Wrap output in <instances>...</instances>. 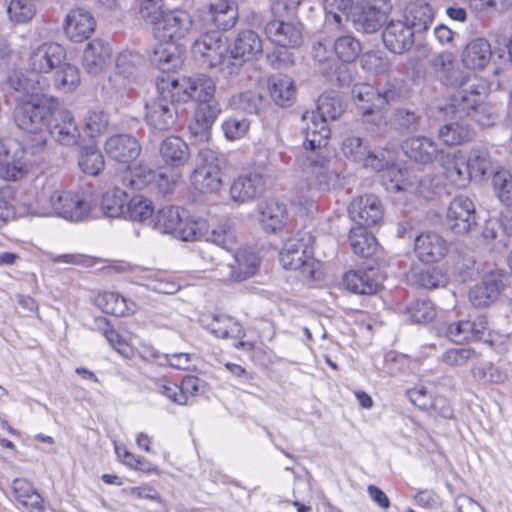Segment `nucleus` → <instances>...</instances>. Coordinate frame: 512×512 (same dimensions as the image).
Segmentation results:
<instances>
[{
	"label": "nucleus",
	"mask_w": 512,
	"mask_h": 512,
	"mask_svg": "<svg viewBox=\"0 0 512 512\" xmlns=\"http://www.w3.org/2000/svg\"><path fill=\"white\" fill-rule=\"evenodd\" d=\"M57 106L58 100L45 94L33 96L15 106L14 122L19 129L28 134L21 147L26 155L41 158L43 154H46V130Z\"/></svg>",
	"instance_id": "f257e3e1"
},
{
	"label": "nucleus",
	"mask_w": 512,
	"mask_h": 512,
	"mask_svg": "<svg viewBox=\"0 0 512 512\" xmlns=\"http://www.w3.org/2000/svg\"><path fill=\"white\" fill-rule=\"evenodd\" d=\"M158 88L160 95L145 104V121L152 129L164 132L176 125L180 101L167 81L163 80Z\"/></svg>",
	"instance_id": "f03ea898"
},
{
	"label": "nucleus",
	"mask_w": 512,
	"mask_h": 512,
	"mask_svg": "<svg viewBox=\"0 0 512 512\" xmlns=\"http://www.w3.org/2000/svg\"><path fill=\"white\" fill-rule=\"evenodd\" d=\"M154 25L155 37L166 44H178L181 40L194 35L198 29L191 14L182 9H174L164 13L156 22H149Z\"/></svg>",
	"instance_id": "7ed1b4c3"
},
{
	"label": "nucleus",
	"mask_w": 512,
	"mask_h": 512,
	"mask_svg": "<svg viewBox=\"0 0 512 512\" xmlns=\"http://www.w3.org/2000/svg\"><path fill=\"white\" fill-rule=\"evenodd\" d=\"M225 165L223 155L212 149H201L198 164L191 175L194 188L202 193H213L222 186V168Z\"/></svg>",
	"instance_id": "20e7f679"
},
{
	"label": "nucleus",
	"mask_w": 512,
	"mask_h": 512,
	"mask_svg": "<svg viewBox=\"0 0 512 512\" xmlns=\"http://www.w3.org/2000/svg\"><path fill=\"white\" fill-rule=\"evenodd\" d=\"M352 96L355 100L373 102L376 108L386 106L400 101L404 98L403 81L397 78L379 82L377 88L370 84H356L352 89Z\"/></svg>",
	"instance_id": "39448f33"
},
{
	"label": "nucleus",
	"mask_w": 512,
	"mask_h": 512,
	"mask_svg": "<svg viewBox=\"0 0 512 512\" xmlns=\"http://www.w3.org/2000/svg\"><path fill=\"white\" fill-rule=\"evenodd\" d=\"M170 87L180 102L194 100L198 103L215 101V83L211 77L198 74L191 77H183L181 79H168Z\"/></svg>",
	"instance_id": "423d86ee"
},
{
	"label": "nucleus",
	"mask_w": 512,
	"mask_h": 512,
	"mask_svg": "<svg viewBox=\"0 0 512 512\" xmlns=\"http://www.w3.org/2000/svg\"><path fill=\"white\" fill-rule=\"evenodd\" d=\"M487 86L483 79L475 74L467 73L465 80L453 94L451 102L446 108L455 118L462 119L463 111L475 107L486 95Z\"/></svg>",
	"instance_id": "0eeeda50"
},
{
	"label": "nucleus",
	"mask_w": 512,
	"mask_h": 512,
	"mask_svg": "<svg viewBox=\"0 0 512 512\" xmlns=\"http://www.w3.org/2000/svg\"><path fill=\"white\" fill-rule=\"evenodd\" d=\"M50 204L55 215L72 222L83 221L90 213V204L79 191L56 190Z\"/></svg>",
	"instance_id": "6e6552de"
},
{
	"label": "nucleus",
	"mask_w": 512,
	"mask_h": 512,
	"mask_svg": "<svg viewBox=\"0 0 512 512\" xmlns=\"http://www.w3.org/2000/svg\"><path fill=\"white\" fill-rule=\"evenodd\" d=\"M262 53L263 42L255 31L251 29L239 31L227 59L230 65V74L236 73L244 62L257 59Z\"/></svg>",
	"instance_id": "1a4fd4ad"
},
{
	"label": "nucleus",
	"mask_w": 512,
	"mask_h": 512,
	"mask_svg": "<svg viewBox=\"0 0 512 512\" xmlns=\"http://www.w3.org/2000/svg\"><path fill=\"white\" fill-rule=\"evenodd\" d=\"M265 191V177L259 172H248L232 180L229 187V198L234 204L240 206L258 200Z\"/></svg>",
	"instance_id": "9d476101"
},
{
	"label": "nucleus",
	"mask_w": 512,
	"mask_h": 512,
	"mask_svg": "<svg viewBox=\"0 0 512 512\" xmlns=\"http://www.w3.org/2000/svg\"><path fill=\"white\" fill-rule=\"evenodd\" d=\"M508 274L502 269H494L484 274L482 281L469 291V300L475 307H486L495 302L505 288Z\"/></svg>",
	"instance_id": "9b49d317"
},
{
	"label": "nucleus",
	"mask_w": 512,
	"mask_h": 512,
	"mask_svg": "<svg viewBox=\"0 0 512 512\" xmlns=\"http://www.w3.org/2000/svg\"><path fill=\"white\" fill-rule=\"evenodd\" d=\"M448 228L456 235H465L476 225V210L473 201L467 196H457L447 210Z\"/></svg>",
	"instance_id": "f8f14e48"
},
{
	"label": "nucleus",
	"mask_w": 512,
	"mask_h": 512,
	"mask_svg": "<svg viewBox=\"0 0 512 512\" xmlns=\"http://www.w3.org/2000/svg\"><path fill=\"white\" fill-rule=\"evenodd\" d=\"M312 237L308 234L289 238L280 251V262L285 269L297 270L309 266L312 260Z\"/></svg>",
	"instance_id": "ddd939ff"
},
{
	"label": "nucleus",
	"mask_w": 512,
	"mask_h": 512,
	"mask_svg": "<svg viewBox=\"0 0 512 512\" xmlns=\"http://www.w3.org/2000/svg\"><path fill=\"white\" fill-rule=\"evenodd\" d=\"M348 215L357 226H377L383 219L382 203L373 194L359 196L348 206Z\"/></svg>",
	"instance_id": "4468645a"
},
{
	"label": "nucleus",
	"mask_w": 512,
	"mask_h": 512,
	"mask_svg": "<svg viewBox=\"0 0 512 512\" xmlns=\"http://www.w3.org/2000/svg\"><path fill=\"white\" fill-rule=\"evenodd\" d=\"M193 50L195 53L201 54L206 58L211 66H222V69H228L230 72L228 56L224 54L227 48L219 31L201 34L194 41Z\"/></svg>",
	"instance_id": "2eb2a0df"
},
{
	"label": "nucleus",
	"mask_w": 512,
	"mask_h": 512,
	"mask_svg": "<svg viewBox=\"0 0 512 512\" xmlns=\"http://www.w3.org/2000/svg\"><path fill=\"white\" fill-rule=\"evenodd\" d=\"M220 113L221 106L217 101L198 103L188 126L191 137L198 142H207L211 136V128Z\"/></svg>",
	"instance_id": "dca6fc26"
},
{
	"label": "nucleus",
	"mask_w": 512,
	"mask_h": 512,
	"mask_svg": "<svg viewBox=\"0 0 512 512\" xmlns=\"http://www.w3.org/2000/svg\"><path fill=\"white\" fill-rule=\"evenodd\" d=\"M66 58L63 46L46 42L33 49L28 58L29 69L36 73H48L61 65Z\"/></svg>",
	"instance_id": "f3484780"
},
{
	"label": "nucleus",
	"mask_w": 512,
	"mask_h": 512,
	"mask_svg": "<svg viewBox=\"0 0 512 512\" xmlns=\"http://www.w3.org/2000/svg\"><path fill=\"white\" fill-rule=\"evenodd\" d=\"M449 250L447 240L434 231L423 232L414 240V252L419 261L435 263L442 260Z\"/></svg>",
	"instance_id": "a211bd4d"
},
{
	"label": "nucleus",
	"mask_w": 512,
	"mask_h": 512,
	"mask_svg": "<svg viewBox=\"0 0 512 512\" xmlns=\"http://www.w3.org/2000/svg\"><path fill=\"white\" fill-rule=\"evenodd\" d=\"M416 35L402 20H391L382 32L384 46L392 53L402 55L414 46Z\"/></svg>",
	"instance_id": "6ab92c4d"
},
{
	"label": "nucleus",
	"mask_w": 512,
	"mask_h": 512,
	"mask_svg": "<svg viewBox=\"0 0 512 512\" xmlns=\"http://www.w3.org/2000/svg\"><path fill=\"white\" fill-rule=\"evenodd\" d=\"M106 155L119 163L128 164L141 153V145L136 137L130 134H115L104 144Z\"/></svg>",
	"instance_id": "aec40b11"
},
{
	"label": "nucleus",
	"mask_w": 512,
	"mask_h": 512,
	"mask_svg": "<svg viewBox=\"0 0 512 512\" xmlns=\"http://www.w3.org/2000/svg\"><path fill=\"white\" fill-rule=\"evenodd\" d=\"M285 17H275L265 26L267 38L284 48H297L302 44L301 29L294 23L285 22Z\"/></svg>",
	"instance_id": "412c9836"
},
{
	"label": "nucleus",
	"mask_w": 512,
	"mask_h": 512,
	"mask_svg": "<svg viewBox=\"0 0 512 512\" xmlns=\"http://www.w3.org/2000/svg\"><path fill=\"white\" fill-rule=\"evenodd\" d=\"M199 322L216 338L242 339L245 336L242 325L225 314H204L199 318Z\"/></svg>",
	"instance_id": "4be33fe9"
},
{
	"label": "nucleus",
	"mask_w": 512,
	"mask_h": 512,
	"mask_svg": "<svg viewBox=\"0 0 512 512\" xmlns=\"http://www.w3.org/2000/svg\"><path fill=\"white\" fill-rule=\"evenodd\" d=\"M95 27L93 15L81 8L71 10L64 20L65 35L75 43L88 39L95 31Z\"/></svg>",
	"instance_id": "5701e85b"
},
{
	"label": "nucleus",
	"mask_w": 512,
	"mask_h": 512,
	"mask_svg": "<svg viewBox=\"0 0 512 512\" xmlns=\"http://www.w3.org/2000/svg\"><path fill=\"white\" fill-rule=\"evenodd\" d=\"M125 180L127 185L137 190L155 186L160 192L165 194L172 187V182L164 173H157L155 170L142 164L131 168Z\"/></svg>",
	"instance_id": "b1692460"
},
{
	"label": "nucleus",
	"mask_w": 512,
	"mask_h": 512,
	"mask_svg": "<svg viewBox=\"0 0 512 512\" xmlns=\"http://www.w3.org/2000/svg\"><path fill=\"white\" fill-rule=\"evenodd\" d=\"M302 121L306 122V126L303 127L305 148L314 151L325 147L331 134L328 121L315 112L303 114Z\"/></svg>",
	"instance_id": "393cba45"
},
{
	"label": "nucleus",
	"mask_w": 512,
	"mask_h": 512,
	"mask_svg": "<svg viewBox=\"0 0 512 512\" xmlns=\"http://www.w3.org/2000/svg\"><path fill=\"white\" fill-rule=\"evenodd\" d=\"M111 45L103 39L89 42L83 52V67L87 73L98 75L109 65L112 57Z\"/></svg>",
	"instance_id": "a878e982"
},
{
	"label": "nucleus",
	"mask_w": 512,
	"mask_h": 512,
	"mask_svg": "<svg viewBox=\"0 0 512 512\" xmlns=\"http://www.w3.org/2000/svg\"><path fill=\"white\" fill-rule=\"evenodd\" d=\"M402 149L410 160L424 165L432 163L441 152L437 143L425 136L406 139L402 144Z\"/></svg>",
	"instance_id": "bb28decb"
},
{
	"label": "nucleus",
	"mask_w": 512,
	"mask_h": 512,
	"mask_svg": "<svg viewBox=\"0 0 512 512\" xmlns=\"http://www.w3.org/2000/svg\"><path fill=\"white\" fill-rule=\"evenodd\" d=\"M51 137L62 146H75L80 143L81 133L70 111L64 110L59 114V118L49 128Z\"/></svg>",
	"instance_id": "cd10ccee"
},
{
	"label": "nucleus",
	"mask_w": 512,
	"mask_h": 512,
	"mask_svg": "<svg viewBox=\"0 0 512 512\" xmlns=\"http://www.w3.org/2000/svg\"><path fill=\"white\" fill-rule=\"evenodd\" d=\"M385 20V12L369 5L365 0L364 4L360 5L347 21H351L358 32L372 34L383 26Z\"/></svg>",
	"instance_id": "c85d7f7f"
},
{
	"label": "nucleus",
	"mask_w": 512,
	"mask_h": 512,
	"mask_svg": "<svg viewBox=\"0 0 512 512\" xmlns=\"http://www.w3.org/2000/svg\"><path fill=\"white\" fill-rule=\"evenodd\" d=\"M229 279L241 282L254 276L260 267V257L248 248H241L233 256V263L228 265Z\"/></svg>",
	"instance_id": "c756f323"
},
{
	"label": "nucleus",
	"mask_w": 512,
	"mask_h": 512,
	"mask_svg": "<svg viewBox=\"0 0 512 512\" xmlns=\"http://www.w3.org/2000/svg\"><path fill=\"white\" fill-rule=\"evenodd\" d=\"M492 57L490 43L484 38L471 40L463 49L461 61L471 70H481L486 67Z\"/></svg>",
	"instance_id": "7c9ffc66"
},
{
	"label": "nucleus",
	"mask_w": 512,
	"mask_h": 512,
	"mask_svg": "<svg viewBox=\"0 0 512 512\" xmlns=\"http://www.w3.org/2000/svg\"><path fill=\"white\" fill-rule=\"evenodd\" d=\"M433 19L432 7L424 1H415L406 7L402 21L417 35L427 31Z\"/></svg>",
	"instance_id": "2f4dec72"
},
{
	"label": "nucleus",
	"mask_w": 512,
	"mask_h": 512,
	"mask_svg": "<svg viewBox=\"0 0 512 512\" xmlns=\"http://www.w3.org/2000/svg\"><path fill=\"white\" fill-rule=\"evenodd\" d=\"M288 211L285 204L276 200H268L260 208L259 222L263 230L267 233H276L286 224Z\"/></svg>",
	"instance_id": "473e14b6"
},
{
	"label": "nucleus",
	"mask_w": 512,
	"mask_h": 512,
	"mask_svg": "<svg viewBox=\"0 0 512 512\" xmlns=\"http://www.w3.org/2000/svg\"><path fill=\"white\" fill-rule=\"evenodd\" d=\"M467 163L473 172L474 179L482 180L493 176L501 166L494 160L490 151L485 147H474L467 158Z\"/></svg>",
	"instance_id": "72a5a7b5"
},
{
	"label": "nucleus",
	"mask_w": 512,
	"mask_h": 512,
	"mask_svg": "<svg viewBox=\"0 0 512 512\" xmlns=\"http://www.w3.org/2000/svg\"><path fill=\"white\" fill-rule=\"evenodd\" d=\"M160 156L166 165L180 167L189 160L190 149L182 138L169 136L161 143Z\"/></svg>",
	"instance_id": "f704fd0d"
},
{
	"label": "nucleus",
	"mask_w": 512,
	"mask_h": 512,
	"mask_svg": "<svg viewBox=\"0 0 512 512\" xmlns=\"http://www.w3.org/2000/svg\"><path fill=\"white\" fill-rule=\"evenodd\" d=\"M206 15L218 30L227 31L236 25L238 6L234 2L218 1L208 6Z\"/></svg>",
	"instance_id": "c9c22d12"
},
{
	"label": "nucleus",
	"mask_w": 512,
	"mask_h": 512,
	"mask_svg": "<svg viewBox=\"0 0 512 512\" xmlns=\"http://www.w3.org/2000/svg\"><path fill=\"white\" fill-rule=\"evenodd\" d=\"M343 282L349 291L361 295H372L380 287L379 282L373 276V270L348 271L344 275Z\"/></svg>",
	"instance_id": "e433bc0d"
},
{
	"label": "nucleus",
	"mask_w": 512,
	"mask_h": 512,
	"mask_svg": "<svg viewBox=\"0 0 512 512\" xmlns=\"http://www.w3.org/2000/svg\"><path fill=\"white\" fill-rule=\"evenodd\" d=\"M22 157L11 161L0 162V177L6 181H17L26 176L31 166L44 161L45 154L40 157L26 155L22 151Z\"/></svg>",
	"instance_id": "4c0bfd02"
},
{
	"label": "nucleus",
	"mask_w": 512,
	"mask_h": 512,
	"mask_svg": "<svg viewBox=\"0 0 512 512\" xmlns=\"http://www.w3.org/2000/svg\"><path fill=\"white\" fill-rule=\"evenodd\" d=\"M365 0H324V9L326 14V22L334 24L337 27L343 25L356 11V9L364 4Z\"/></svg>",
	"instance_id": "58836bf2"
},
{
	"label": "nucleus",
	"mask_w": 512,
	"mask_h": 512,
	"mask_svg": "<svg viewBox=\"0 0 512 512\" xmlns=\"http://www.w3.org/2000/svg\"><path fill=\"white\" fill-rule=\"evenodd\" d=\"M95 304L102 312L116 317H123L135 310V304L116 292H104L95 299Z\"/></svg>",
	"instance_id": "ea45409f"
},
{
	"label": "nucleus",
	"mask_w": 512,
	"mask_h": 512,
	"mask_svg": "<svg viewBox=\"0 0 512 512\" xmlns=\"http://www.w3.org/2000/svg\"><path fill=\"white\" fill-rule=\"evenodd\" d=\"M369 226H355L350 229L349 243L355 254L362 258H369L377 249V241L371 232H368Z\"/></svg>",
	"instance_id": "a19ab883"
},
{
	"label": "nucleus",
	"mask_w": 512,
	"mask_h": 512,
	"mask_svg": "<svg viewBox=\"0 0 512 512\" xmlns=\"http://www.w3.org/2000/svg\"><path fill=\"white\" fill-rule=\"evenodd\" d=\"M410 279L415 286L426 290L444 287L448 283L447 274L438 266L416 269Z\"/></svg>",
	"instance_id": "79ce46f5"
},
{
	"label": "nucleus",
	"mask_w": 512,
	"mask_h": 512,
	"mask_svg": "<svg viewBox=\"0 0 512 512\" xmlns=\"http://www.w3.org/2000/svg\"><path fill=\"white\" fill-rule=\"evenodd\" d=\"M12 490L18 502L30 512H43V498L30 482L25 479H15Z\"/></svg>",
	"instance_id": "37998d69"
},
{
	"label": "nucleus",
	"mask_w": 512,
	"mask_h": 512,
	"mask_svg": "<svg viewBox=\"0 0 512 512\" xmlns=\"http://www.w3.org/2000/svg\"><path fill=\"white\" fill-rule=\"evenodd\" d=\"M269 92L272 99L280 107H289L295 100V85L286 75L274 76L269 81Z\"/></svg>",
	"instance_id": "c03bdc74"
},
{
	"label": "nucleus",
	"mask_w": 512,
	"mask_h": 512,
	"mask_svg": "<svg viewBox=\"0 0 512 512\" xmlns=\"http://www.w3.org/2000/svg\"><path fill=\"white\" fill-rule=\"evenodd\" d=\"M314 181L311 185L316 186L319 191H328L334 187L338 180V175L329 170L327 165L328 160L325 157L317 156L316 158H309Z\"/></svg>",
	"instance_id": "a18cd8bd"
},
{
	"label": "nucleus",
	"mask_w": 512,
	"mask_h": 512,
	"mask_svg": "<svg viewBox=\"0 0 512 512\" xmlns=\"http://www.w3.org/2000/svg\"><path fill=\"white\" fill-rule=\"evenodd\" d=\"M362 116V123L370 133H380L386 126L385 108H376L373 102L355 100Z\"/></svg>",
	"instance_id": "49530a36"
},
{
	"label": "nucleus",
	"mask_w": 512,
	"mask_h": 512,
	"mask_svg": "<svg viewBox=\"0 0 512 512\" xmlns=\"http://www.w3.org/2000/svg\"><path fill=\"white\" fill-rule=\"evenodd\" d=\"M230 106L247 114L259 115L266 106V99L261 93L248 90L233 95Z\"/></svg>",
	"instance_id": "de8ad7c7"
},
{
	"label": "nucleus",
	"mask_w": 512,
	"mask_h": 512,
	"mask_svg": "<svg viewBox=\"0 0 512 512\" xmlns=\"http://www.w3.org/2000/svg\"><path fill=\"white\" fill-rule=\"evenodd\" d=\"M153 213L154 207L151 200L142 195L128 196L122 218L131 221L145 222L152 217Z\"/></svg>",
	"instance_id": "09e8293b"
},
{
	"label": "nucleus",
	"mask_w": 512,
	"mask_h": 512,
	"mask_svg": "<svg viewBox=\"0 0 512 512\" xmlns=\"http://www.w3.org/2000/svg\"><path fill=\"white\" fill-rule=\"evenodd\" d=\"M128 194L120 188H114L104 193L101 200V211L108 218L123 217Z\"/></svg>",
	"instance_id": "8fccbe9b"
},
{
	"label": "nucleus",
	"mask_w": 512,
	"mask_h": 512,
	"mask_svg": "<svg viewBox=\"0 0 512 512\" xmlns=\"http://www.w3.org/2000/svg\"><path fill=\"white\" fill-rule=\"evenodd\" d=\"M142 63L143 57L139 53L123 51L116 57L115 75L128 81H135Z\"/></svg>",
	"instance_id": "3c124183"
},
{
	"label": "nucleus",
	"mask_w": 512,
	"mask_h": 512,
	"mask_svg": "<svg viewBox=\"0 0 512 512\" xmlns=\"http://www.w3.org/2000/svg\"><path fill=\"white\" fill-rule=\"evenodd\" d=\"M150 62L161 71H170L180 63V56L176 46H166L163 42L157 45L149 57Z\"/></svg>",
	"instance_id": "603ef678"
},
{
	"label": "nucleus",
	"mask_w": 512,
	"mask_h": 512,
	"mask_svg": "<svg viewBox=\"0 0 512 512\" xmlns=\"http://www.w3.org/2000/svg\"><path fill=\"white\" fill-rule=\"evenodd\" d=\"M344 111L345 106L336 92H325L319 96L317 101V112L315 113L325 120H337Z\"/></svg>",
	"instance_id": "864d4df0"
},
{
	"label": "nucleus",
	"mask_w": 512,
	"mask_h": 512,
	"mask_svg": "<svg viewBox=\"0 0 512 512\" xmlns=\"http://www.w3.org/2000/svg\"><path fill=\"white\" fill-rule=\"evenodd\" d=\"M80 169L87 175L97 176L105 166L101 151L94 145L84 146L78 159Z\"/></svg>",
	"instance_id": "5fc2aeb1"
},
{
	"label": "nucleus",
	"mask_w": 512,
	"mask_h": 512,
	"mask_svg": "<svg viewBox=\"0 0 512 512\" xmlns=\"http://www.w3.org/2000/svg\"><path fill=\"white\" fill-rule=\"evenodd\" d=\"M333 47L337 58L345 63L354 62L362 51L360 41L352 34L337 37Z\"/></svg>",
	"instance_id": "6e6d98bb"
},
{
	"label": "nucleus",
	"mask_w": 512,
	"mask_h": 512,
	"mask_svg": "<svg viewBox=\"0 0 512 512\" xmlns=\"http://www.w3.org/2000/svg\"><path fill=\"white\" fill-rule=\"evenodd\" d=\"M36 0H10L6 7L8 19L15 24L30 22L37 13Z\"/></svg>",
	"instance_id": "4d7b16f0"
},
{
	"label": "nucleus",
	"mask_w": 512,
	"mask_h": 512,
	"mask_svg": "<svg viewBox=\"0 0 512 512\" xmlns=\"http://www.w3.org/2000/svg\"><path fill=\"white\" fill-rule=\"evenodd\" d=\"M439 139L448 146L460 145L471 138V130L468 124L462 122H450L439 129Z\"/></svg>",
	"instance_id": "13d9d810"
},
{
	"label": "nucleus",
	"mask_w": 512,
	"mask_h": 512,
	"mask_svg": "<svg viewBox=\"0 0 512 512\" xmlns=\"http://www.w3.org/2000/svg\"><path fill=\"white\" fill-rule=\"evenodd\" d=\"M56 69L54 74L56 89L67 93L77 88L80 83V73L76 66L63 61Z\"/></svg>",
	"instance_id": "bf43d9fd"
},
{
	"label": "nucleus",
	"mask_w": 512,
	"mask_h": 512,
	"mask_svg": "<svg viewBox=\"0 0 512 512\" xmlns=\"http://www.w3.org/2000/svg\"><path fill=\"white\" fill-rule=\"evenodd\" d=\"M467 160L464 159H453L448 161L445 174L447 179L452 185L457 188H464L468 183L474 179Z\"/></svg>",
	"instance_id": "052dcab7"
},
{
	"label": "nucleus",
	"mask_w": 512,
	"mask_h": 512,
	"mask_svg": "<svg viewBox=\"0 0 512 512\" xmlns=\"http://www.w3.org/2000/svg\"><path fill=\"white\" fill-rule=\"evenodd\" d=\"M493 189L498 199L506 206H512V174L501 167L492 176Z\"/></svg>",
	"instance_id": "680f3d73"
},
{
	"label": "nucleus",
	"mask_w": 512,
	"mask_h": 512,
	"mask_svg": "<svg viewBox=\"0 0 512 512\" xmlns=\"http://www.w3.org/2000/svg\"><path fill=\"white\" fill-rule=\"evenodd\" d=\"M412 323L423 324L432 321L436 316V309L429 299H417L406 307Z\"/></svg>",
	"instance_id": "e2e57ef3"
},
{
	"label": "nucleus",
	"mask_w": 512,
	"mask_h": 512,
	"mask_svg": "<svg viewBox=\"0 0 512 512\" xmlns=\"http://www.w3.org/2000/svg\"><path fill=\"white\" fill-rule=\"evenodd\" d=\"M393 123L401 133H414L420 130L422 117L414 110L398 108L394 112Z\"/></svg>",
	"instance_id": "0e129e2a"
},
{
	"label": "nucleus",
	"mask_w": 512,
	"mask_h": 512,
	"mask_svg": "<svg viewBox=\"0 0 512 512\" xmlns=\"http://www.w3.org/2000/svg\"><path fill=\"white\" fill-rule=\"evenodd\" d=\"M512 0H468V6L477 18L483 19L501 13L510 6Z\"/></svg>",
	"instance_id": "69168bd1"
},
{
	"label": "nucleus",
	"mask_w": 512,
	"mask_h": 512,
	"mask_svg": "<svg viewBox=\"0 0 512 512\" xmlns=\"http://www.w3.org/2000/svg\"><path fill=\"white\" fill-rule=\"evenodd\" d=\"M406 172L399 167L391 165L384 174H382V183L389 192L407 191L413 186V183L407 178Z\"/></svg>",
	"instance_id": "338daca9"
},
{
	"label": "nucleus",
	"mask_w": 512,
	"mask_h": 512,
	"mask_svg": "<svg viewBox=\"0 0 512 512\" xmlns=\"http://www.w3.org/2000/svg\"><path fill=\"white\" fill-rule=\"evenodd\" d=\"M179 208L174 206L163 207L158 210L154 227L162 233L173 234L181 224Z\"/></svg>",
	"instance_id": "774afa93"
}]
</instances>
